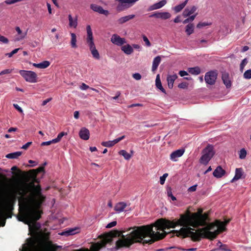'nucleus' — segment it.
I'll return each instance as SVG.
<instances>
[{
    "mask_svg": "<svg viewBox=\"0 0 251 251\" xmlns=\"http://www.w3.org/2000/svg\"><path fill=\"white\" fill-rule=\"evenodd\" d=\"M203 210L199 208L197 212L191 213L187 210L184 214L180 215V218L175 219L173 221L165 219H159L155 223L151 225L134 226L130 227L128 230L132 229L126 237L123 235L125 231L120 232L117 230H112L102 236L101 240V248L112 242L113 237L121 236L122 239L118 240L116 245L117 249L122 247H129L136 243L151 244L156 241L164 238L167 233L165 229L175 228L177 226H183V227H188L190 223L200 217L203 213Z\"/></svg>",
    "mask_w": 251,
    "mask_h": 251,
    "instance_id": "1",
    "label": "nucleus"
},
{
    "mask_svg": "<svg viewBox=\"0 0 251 251\" xmlns=\"http://www.w3.org/2000/svg\"><path fill=\"white\" fill-rule=\"evenodd\" d=\"M17 194L19 209L24 212L22 216L18 217L20 221L28 225L29 230L36 234L40 230L41 225L37 221L41 217L42 212L37 209L45 201L46 197L42 194L40 185H35L34 182L24 183L19 187Z\"/></svg>",
    "mask_w": 251,
    "mask_h": 251,
    "instance_id": "2",
    "label": "nucleus"
},
{
    "mask_svg": "<svg viewBox=\"0 0 251 251\" xmlns=\"http://www.w3.org/2000/svg\"><path fill=\"white\" fill-rule=\"evenodd\" d=\"M230 221V219L224 222L216 220L214 223H210L206 227L200 228L195 232L191 227H181L179 230H174L171 232L174 236L182 238L190 237L193 241H199L201 238L213 240L220 233L226 230V226Z\"/></svg>",
    "mask_w": 251,
    "mask_h": 251,
    "instance_id": "3",
    "label": "nucleus"
},
{
    "mask_svg": "<svg viewBox=\"0 0 251 251\" xmlns=\"http://www.w3.org/2000/svg\"><path fill=\"white\" fill-rule=\"evenodd\" d=\"M86 31H87V38H86V42L89 47L90 50L92 54L93 57L99 60L100 59V55L99 51L96 49L94 42V38L93 36V32L92 31V29L91 26L90 25H87L86 26Z\"/></svg>",
    "mask_w": 251,
    "mask_h": 251,
    "instance_id": "4",
    "label": "nucleus"
},
{
    "mask_svg": "<svg viewBox=\"0 0 251 251\" xmlns=\"http://www.w3.org/2000/svg\"><path fill=\"white\" fill-rule=\"evenodd\" d=\"M202 155L200 159V162L201 164L206 165L215 154L213 146L208 144L202 150Z\"/></svg>",
    "mask_w": 251,
    "mask_h": 251,
    "instance_id": "5",
    "label": "nucleus"
},
{
    "mask_svg": "<svg viewBox=\"0 0 251 251\" xmlns=\"http://www.w3.org/2000/svg\"><path fill=\"white\" fill-rule=\"evenodd\" d=\"M2 199L1 205L4 210L6 212H11L14 209V206L17 200V196L13 195L11 196L5 195Z\"/></svg>",
    "mask_w": 251,
    "mask_h": 251,
    "instance_id": "6",
    "label": "nucleus"
},
{
    "mask_svg": "<svg viewBox=\"0 0 251 251\" xmlns=\"http://www.w3.org/2000/svg\"><path fill=\"white\" fill-rule=\"evenodd\" d=\"M209 220L208 213H204L199 217L197 220L188 224V227L192 226L197 227L199 226H205L207 224V221Z\"/></svg>",
    "mask_w": 251,
    "mask_h": 251,
    "instance_id": "7",
    "label": "nucleus"
},
{
    "mask_svg": "<svg viewBox=\"0 0 251 251\" xmlns=\"http://www.w3.org/2000/svg\"><path fill=\"white\" fill-rule=\"evenodd\" d=\"M19 73L26 81L30 83L37 82L38 77L35 72L31 71L21 70L19 71Z\"/></svg>",
    "mask_w": 251,
    "mask_h": 251,
    "instance_id": "8",
    "label": "nucleus"
},
{
    "mask_svg": "<svg viewBox=\"0 0 251 251\" xmlns=\"http://www.w3.org/2000/svg\"><path fill=\"white\" fill-rule=\"evenodd\" d=\"M218 74L216 71H211L207 72L204 76V80L207 84L213 85L215 83Z\"/></svg>",
    "mask_w": 251,
    "mask_h": 251,
    "instance_id": "9",
    "label": "nucleus"
},
{
    "mask_svg": "<svg viewBox=\"0 0 251 251\" xmlns=\"http://www.w3.org/2000/svg\"><path fill=\"white\" fill-rule=\"evenodd\" d=\"M171 17V14L168 12H160L156 11L153 12L152 14L149 16L150 18H155L157 19H161L162 20H167L170 19Z\"/></svg>",
    "mask_w": 251,
    "mask_h": 251,
    "instance_id": "10",
    "label": "nucleus"
},
{
    "mask_svg": "<svg viewBox=\"0 0 251 251\" xmlns=\"http://www.w3.org/2000/svg\"><path fill=\"white\" fill-rule=\"evenodd\" d=\"M110 41L113 44L119 46H122L126 43V40L125 38H121L116 34L112 35Z\"/></svg>",
    "mask_w": 251,
    "mask_h": 251,
    "instance_id": "11",
    "label": "nucleus"
},
{
    "mask_svg": "<svg viewBox=\"0 0 251 251\" xmlns=\"http://www.w3.org/2000/svg\"><path fill=\"white\" fill-rule=\"evenodd\" d=\"M90 8L94 11L98 12L100 14H103L105 16H107L109 14L108 10H104L101 6L95 4H91L90 5Z\"/></svg>",
    "mask_w": 251,
    "mask_h": 251,
    "instance_id": "12",
    "label": "nucleus"
},
{
    "mask_svg": "<svg viewBox=\"0 0 251 251\" xmlns=\"http://www.w3.org/2000/svg\"><path fill=\"white\" fill-rule=\"evenodd\" d=\"M125 138V136L123 135L119 138H118L113 141H108L105 142H102L101 143V145L106 147H111L115 145L116 144L118 143L121 140H123Z\"/></svg>",
    "mask_w": 251,
    "mask_h": 251,
    "instance_id": "13",
    "label": "nucleus"
},
{
    "mask_svg": "<svg viewBox=\"0 0 251 251\" xmlns=\"http://www.w3.org/2000/svg\"><path fill=\"white\" fill-rule=\"evenodd\" d=\"M185 151L184 149H179L171 153L170 154V159L174 161H177V158L181 157L184 153Z\"/></svg>",
    "mask_w": 251,
    "mask_h": 251,
    "instance_id": "14",
    "label": "nucleus"
},
{
    "mask_svg": "<svg viewBox=\"0 0 251 251\" xmlns=\"http://www.w3.org/2000/svg\"><path fill=\"white\" fill-rule=\"evenodd\" d=\"M42 172H44V167L43 166L40 167L36 169L30 170L29 171L28 174L31 177H33L34 181L38 182L36 179V176L38 174Z\"/></svg>",
    "mask_w": 251,
    "mask_h": 251,
    "instance_id": "15",
    "label": "nucleus"
},
{
    "mask_svg": "<svg viewBox=\"0 0 251 251\" xmlns=\"http://www.w3.org/2000/svg\"><path fill=\"white\" fill-rule=\"evenodd\" d=\"M167 3V1L166 0H162L158 2L155 3L151 5L148 9V11H152L154 10H156L158 9H160L162 8L163 6H164Z\"/></svg>",
    "mask_w": 251,
    "mask_h": 251,
    "instance_id": "16",
    "label": "nucleus"
},
{
    "mask_svg": "<svg viewBox=\"0 0 251 251\" xmlns=\"http://www.w3.org/2000/svg\"><path fill=\"white\" fill-rule=\"evenodd\" d=\"M222 79L223 83L226 85V88H229L231 86V82L229 78V74L227 73L224 72L222 73Z\"/></svg>",
    "mask_w": 251,
    "mask_h": 251,
    "instance_id": "17",
    "label": "nucleus"
},
{
    "mask_svg": "<svg viewBox=\"0 0 251 251\" xmlns=\"http://www.w3.org/2000/svg\"><path fill=\"white\" fill-rule=\"evenodd\" d=\"M225 174L226 171L220 166H218L213 173V176L217 178L222 177Z\"/></svg>",
    "mask_w": 251,
    "mask_h": 251,
    "instance_id": "18",
    "label": "nucleus"
},
{
    "mask_svg": "<svg viewBox=\"0 0 251 251\" xmlns=\"http://www.w3.org/2000/svg\"><path fill=\"white\" fill-rule=\"evenodd\" d=\"M80 138L84 140H87L89 138L90 133L88 129L83 127L82 128L79 133Z\"/></svg>",
    "mask_w": 251,
    "mask_h": 251,
    "instance_id": "19",
    "label": "nucleus"
},
{
    "mask_svg": "<svg viewBox=\"0 0 251 251\" xmlns=\"http://www.w3.org/2000/svg\"><path fill=\"white\" fill-rule=\"evenodd\" d=\"M177 78V75L176 74L173 75H169L167 76V82L168 87L170 89H172L174 86V83L176 79Z\"/></svg>",
    "mask_w": 251,
    "mask_h": 251,
    "instance_id": "20",
    "label": "nucleus"
},
{
    "mask_svg": "<svg viewBox=\"0 0 251 251\" xmlns=\"http://www.w3.org/2000/svg\"><path fill=\"white\" fill-rule=\"evenodd\" d=\"M243 170L242 168H236L235 170V174L234 177L231 180V182L237 180L242 178V176L243 175Z\"/></svg>",
    "mask_w": 251,
    "mask_h": 251,
    "instance_id": "21",
    "label": "nucleus"
},
{
    "mask_svg": "<svg viewBox=\"0 0 251 251\" xmlns=\"http://www.w3.org/2000/svg\"><path fill=\"white\" fill-rule=\"evenodd\" d=\"M197 8L195 6H193L190 9L186 8L183 11L182 15L184 17H187L193 14L197 10Z\"/></svg>",
    "mask_w": 251,
    "mask_h": 251,
    "instance_id": "22",
    "label": "nucleus"
},
{
    "mask_svg": "<svg viewBox=\"0 0 251 251\" xmlns=\"http://www.w3.org/2000/svg\"><path fill=\"white\" fill-rule=\"evenodd\" d=\"M160 62L161 57L160 56H157L153 59L151 69L152 72H155L157 70Z\"/></svg>",
    "mask_w": 251,
    "mask_h": 251,
    "instance_id": "23",
    "label": "nucleus"
},
{
    "mask_svg": "<svg viewBox=\"0 0 251 251\" xmlns=\"http://www.w3.org/2000/svg\"><path fill=\"white\" fill-rule=\"evenodd\" d=\"M121 50L127 55L131 54L133 52V49L129 44L123 46L121 47Z\"/></svg>",
    "mask_w": 251,
    "mask_h": 251,
    "instance_id": "24",
    "label": "nucleus"
},
{
    "mask_svg": "<svg viewBox=\"0 0 251 251\" xmlns=\"http://www.w3.org/2000/svg\"><path fill=\"white\" fill-rule=\"evenodd\" d=\"M126 206V204L124 202H120L116 204L114 207L115 211L118 212H121L124 211Z\"/></svg>",
    "mask_w": 251,
    "mask_h": 251,
    "instance_id": "25",
    "label": "nucleus"
},
{
    "mask_svg": "<svg viewBox=\"0 0 251 251\" xmlns=\"http://www.w3.org/2000/svg\"><path fill=\"white\" fill-rule=\"evenodd\" d=\"M50 65V62L48 61H44L40 63H33V66L41 69H45L48 67Z\"/></svg>",
    "mask_w": 251,
    "mask_h": 251,
    "instance_id": "26",
    "label": "nucleus"
},
{
    "mask_svg": "<svg viewBox=\"0 0 251 251\" xmlns=\"http://www.w3.org/2000/svg\"><path fill=\"white\" fill-rule=\"evenodd\" d=\"M155 85L161 92L166 94V91L162 86L161 82L160 79L159 75H157L155 80Z\"/></svg>",
    "mask_w": 251,
    "mask_h": 251,
    "instance_id": "27",
    "label": "nucleus"
},
{
    "mask_svg": "<svg viewBox=\"0 0 251 251\" xmlns=\"http://www.w3.org/2000/svg\"><path fill=\"white\" fill-rule=\"evenodd\" d=\"M135 15L133 14L124 16L120 18L118 20V22L120 24H122L130 20L133 19L135 17Z\"/></svg>",
    "mask_w": 251,
    "mask_h": 251,
    "instance_id": "28",
    "label": "nucleus"
},
{
    "mask_svg": "<svg viewBox=\"0 0 251 251\" xmlns=\"http://www.w3.org/2000/svg\"><path fill=\"white\" fill-rule=\"evenodd\" d=\"M194 31V25L193 24H189L185 27V32L188 36L192 34Z\"/></svg>",
    "mask_w": 251,
    "mask_h": 251,
    "instance_id": "29",
    "label": "nucleus"
},
{
    "mask_svg": "<svg viewBox=\"0 0 251 251\" xmlns=\"http://www.w3.org/2000/svg\"><path fill=\"white\" fill-rule=\"evenodd\" d=\"M188 72L194 75H198L201 73V69L199 67H195L188 68Z\"/></svg>",
    "mask_w": 251,
    "mask_h": 251,
    "instance_id": "30",
    "label": "nucleus"
},
{
    "mask_svg": "<svg viewBox=\"0 0 251 251\" xmlns=\"http://www.w3.org/2000/svg\"><path fill=\"white\" fill-rule=\"evenodd\" d=\"M68 19L69 22V25L71 27L75 28L77 25V18L73 19L71 15H69Z\"/></svg>",
    "mask_w": 251,
    "mask_h": 251,
    "instance_id": "31",
    "label": "nucleus"
},
{
    "mask_svg": "<svg viewBox=\"0 0 251 251\" xmlns=\"http://www.w3.org/2000/svg\"><path fill=\"white\" fill-rule=\"evenodd\" d=\"M188 1V0H185L182 3L178 4L176 6L174 7V10L176 13H178L180 12L187 4V2Z\"/></svg>",
    "mask_w": 251,
    "mask_h": 251,
    "instance_id": "32",
    "label": "nucleus"
},
{
    "mask_svg": "<svg viewBox=\"0 0 251 251\" xmlns=\"http://www.w3.org/2000/svg\"><path fill=\"white\" fill-rule=\"evenodd\" d=\"M22 154L21 151H16L12 153H10L6 155V157L9 159H15L17 158Z\"/></svg>",
    "mask_w": 251,
    "mask_h": 251,
    "instance_id": "33",
    "label": "nucleus"
},
{
    "mask_svg": "<svg viewBox=\"0 0 251 251\" xmlns=\"http://www.w3.org/2000/svg\"><path fill=\"white\" fill-rule=\"evenodd\" d=\"M15 29L17 32L18 34L20 35V37L17 38V40L18 41H20L24 39L26 36L27 32L23 33L20 28L18 26L16 27Z\"/></svg>",
    "mask_w": 251,
    "mask_h": 251,
    "instance_id": "34",
    "label": "nucleus"
},
{
    "mask_svg": "<svg viewBox=\"0 0 251 251\" xmlns=\"http://www.w3.org/2000/svg\"><path fill=\"white\" fill-rule=\"evenodd\" d=\"M71 46L73 48H76L77 47L76 46V36L75 34L74 33H72L71 34Z\"/></svg>",
    "mask_w": 251,
    "mask_h": 251,
    "instance_id": "35",
    "label": "nucleus"
},
{
    "mask_svg": "<svg viewBox=\"0 0 251 251\" xmlns=\"http://www.w3.org/2000/svg\"><path fill=\"white\" fill-rule=\"evenodd\" d=\"M119 154L124 156V158L126 160H129L132 156L130 153H128L125 150H121L119 152Z\"/></svg>",
    "mask_w": 251,
    "mask_h": 251,
    "instance_id": "36",
    "label": "nucleus"
},
{
    "mask_svg": "<svg viewBox=\"0 0 251 251\" xmlns=\"http://www.w3.org/2000/svg\"><path fill=\"white\" fill-rule=\"evenodd\" d=\"M75 230H76V229L72 228V229H70L66 231L62 232L61 233V235H66V236L74 235L76 233V232H75Z\"/></svg>",
    "mask_w": 251,
    "mask_h": 251,
    "instance_id": "37",
    "label": "nucleus"
},
{
    "mask_svg": "<svg viewBox=\"0 0 251 251\" xmlns=\"http://www.w3.org/2000/svg\"><path fill=\"white\" fill-rule=\"evenodd\" d=\"M67 134V132H60V133L58 134V135H57V137L56 138L53 139L54 141L55 142V143L59 142L61 140L62 137L64 135H66Z\"/></svg>",
    "mask_w": 251,
    "mask_h": 251,
    "instance_id": "38",
    "label": "nucleus"
},
{
    "mask_svg": "<svg viewBox=\"0 0 251 251\" xmlns=\"http://www.w3.org/2000/svg\"><path fill=\"white\" fill-rule=\"evenodd\" d=\"M248 61L247 58H244L241 62L240 65V70L241 72H243L245 66L247 65Z\"/></svg>",
    "mask_w": 251,
    "mask_h": 251,
    "instance_id": "39",
    "label": "nucleus"
},
{
    "mask_svg": "<svg viewBox=\"0 0 251 251\" xmlns=\"http://www.w3.org/2000/svg\"><path fill=\"white\" fill-rule=\"evenodd\" d=\"M247 155V151L245 149H241L239 151V158L241 159H244Z\"/></svg>",
    "mask_w": 251,
    "mask_h": 251,
    "instance_id": "40",
    "label": "nucleus"
},
{
    "mask_svg": "<svg viewBox=\"0 0 251 251\" xmlns=\"http://www.w3.org/2000/svg\"><path fill=\"white\" fill-rule=\"evenodd\" d=\"M197 15V13H196L195 15H192L190 16L189 18L186 19L184 20L183 22V23L184 24L188 23L189 22H192L194 20L195 18H196V16Z\"/></svg>",
    "mask_w": 251,
    "mask_h": 251,
    "instance_id": "41",
    "label": "nucleus"
},
{
    "mask_svg": "<svg viewBox=\"0 0 251 251\" xmlns=\"http://www.w3.org/2000/svg\"><path fill=\"white\" fill-rule=\"evenodd\" d=\"M211 25V23H207V22H200L198 25H197V27L198 28H201L204 26L210 25Z\"/></svg>",
    "mask_w": 251,
    "mask_h": 251,
    "instance_id": "42",
    "label": "nucleus"
},
{
    "mask_svg": "<svg viewBox=\"0 0 251 251\" xmlns=\"http://www.w3.org/2000/svg\"><path fill=\"white\" fill-rule=\"evenodd\" d=\"M20 48L15 49L13 50H12L11 52L7 53L5 54V56H8V57H11L14 54H16L18 52V51L20 50Z\"/></svg>",
    "mask_w": 251,
    "mask_h": 251,
    "instance_id": "43",
    "label": "nucleus"
},
{
    "mask_svg": "<svg viewBox=\"0 0 251 251\" xmlns=\"http://www.w3.org/2000/svg\"><path fill=\"white\" fill-rule=\"evenodd\" d=\"M244 77L246 79H251V69L248 70L246 71L244 75Z\"/></svg>",
    "mask_w": 251,
    "mask_h": 251,
    "instance_id": "44",
    "label": "nucleus"
},
{
    "mask_svg": "<svg viewBox=\"0 0 251 251\" xmlns=\"http://www.w3.org/2000/svg\"><path fill=\"white\" fill-rule=\"evenodd\" d=\"M218 250L221 251H232L231 250L227 248V245L226 244L221 245Z\"/></svg>",
    "mask_w": 251,
    "mask_h": 251,
    "instance_id": "45",
    "label": "nucleus"
},
{
    "mask_svg": "<svg viewBox=\"0 0 251 251\" xmlns=\"http://www.w3.org/2000/svg\"><path fill=\"white\" fill-rule=\"evenodd\" d=\"M168 176V174L167 173H165L160 177V183L161 184L163 185L164 184L166 178Z\"/></svg>",
    "mask_w": 251,
    "mask_h": 251,
    "instance_id": "46",
    "label": "nucleus"
},
{
    "mask_svg": "<svg viewBox=\"0 0 251 251\" xmlns=\"http://www.w3.org/2000/svg\"><path fill=\"white\" fill-rule=\"evenodd\" d=\"M54 143H55V142L54 141V140L52 139V140H50V141L42 142L41 144V146H49L51 144H54Z\"/></svg>",
    "mask_w": 251,
    "mask_h": 251,
    "instance_id": "47",
    "label": "nucleus"
},
{
    "mask_svg": "<svg viewBox=\"0 0 251 251\" xmlns=\"http://www.w3.org/2000/svg\"><path fill=\"white\" fill-rule=\"evenodd\" d=\"M143 41L145 42L146 45L147 46L150 47L151 46V44L150 41L149 40V39H148L147 36H145V35H143Z\"/></svg>",
    "mask_w": 251,
    "mask_h": 251,
    "instance_id": "48",
    "label": "nucleus"
},
{
    "mask_svg": "<svg viewBox=\"0 0 251 251\" xmlns=\"http://www.w3.org/2000/svg\"><path fill=\"white\" fill-rule=\"evenodd\" d=\"M13 69H5L0 72V75L9 74L12 73Z\"/></svg>",
    "mask_w": 251,
    "mask_h": 251,
    "instance_id": "49",
    "label": "nucleus"
},
{
    "mask_svg": "<svg viewBox=\"0 0 251 251\" xmlns=\"http://www.w3.org/2000/svg\"><path fill=\"white\" fill-rule=\"evenodd\" d=\"M0 42L4 44H7L9 42V40L6 37L0 35Z\"/></svg>",
    "mask_w": 251,
    "mask_h": 251,
    "instance_id": "50",
    "label": "nucleus"
},
{
    "mask_svg": "<svg viewBox=\"0 0 251 251\" xmlns=\"http://www.w3.org/2000/svg\"><path fill=\"white\" fill-rule=\"evenodd\" d=\"M178 87L181 89H186L188 87V83L187 82H182L178 84Z\"/></svg>",
    "mask_w": 251,
    "mask_h": 251,
    "instance_id": "51",
    "label": "nucleus"
},
{
    "mask_svg": "<svg viewBox=\"0 0 251 251\" xmlns=\"http://www.w3.org/2000/svg\"><path fill=\"white\" fill-rule=\"evenodd\" d=\"M132 77L137 80L141 79L142 77L141 75L139 73L133 74L132 75Z\"/></svg>",
    "mask_w": 251,
    "mask_h": 251,
    "instance_id": "52",
    "label": "nucleus"
},
{
    "mask_svg": "<svg viewBox=\"0 0 251 251\" xmlns=\"http://www.w3.org/2000/svg\"><path fill=\"white\" fill-rule=\"evenodd\" d=\"M117 225V222L116 221H113L108 224L106 226V228H111L114 226H115Z\"/></svg>",
    "mask_w": 251,
    "mask_h": 251,
    "instance_id": "53",
    "label": "nucleus"
},
{
    "mask_svg": "<svg viewBox=\"0 0 251 251\" xmlns=\"http://www.w3.org/2000/svg\"><path fill=\"white\" fill-rule=\"evenodd\" d=\"M167 194L168 197H170L172 201H174L176 200V197L173 195L171 190L167 191Z\"/></svg>",
    "mask_w": 251,
    "mask_h": 251,
    "instance_id": "54",
    "label": "nucleus"
},
{
    "mask_svg": "<svg viewBox=\"0 0 251 251\" xmlns=\"http://www.w3.org/2000/svg\"><path fill=\"white\" fill-rule=\"evenodd\" d=\"M197 187V185H194L193 186H191L188 189V192H193L196 191Z\"/></svg>",
    "mask_w": 251,
    "mask_h": 251,
    "instance_id": "55",
    "label": "nucleus"
},
{
    "mask_svg": "<svg viewBox=\"0 0 251 251\" xmlns=\"http://www.w3.org/2000/svg\"><path fill=\"white\" fill-rule=\"evenodd\" d=\"M80 88L82 90H85L89 88L90 89L89 86L88 85H86V84H85L84 83H82L81 85L80 86Z\"/></svg>",
    "mask_w": 251,
    "mask_h": 251,
    "instance_id": "56",
    "label": "nucleus"
},
{
    "mask_svg": "<svg viewBox=\"0 0 251 251\" xmlns=\"http://www.w3.org/2000/svg\"><path fill=\"white\" fill-rule=\"evenodd\" d=\"M32 142H28L26 143L22 147V149L24 150H26L27 148L32 144Z\"/></svg>",
    "mask_w": 251,
    "mask_h": 251,
    "instance_id": "57",
    "label": "nucleus"
},
{
    "mask_svg": "<svg viewBox=\"0 0 251 251\" xmlns=\"http://www.w3.org/2000/svg\"><path fill=\"white\" fill-rule=\"evenodd\" d=\"M13 106L15 108V109H17L19 112L23 113V111L22 108L20 106H19L18 104H14Z\"/></svg>",
    "mask_w": 251,
    "mask_h": 251,
    "instance_id": "58",
    "label": "nucleus"
},
{
    "mask_svg": "<svg viewBox=\"0 0 251 251\" xmlns=\"http://www.w3.org/2000/svg\"><path fill=\"white\" fill-rule=\"evenodd\" d=\"M178 74L181 76H184L188 75V73L185 71H180Z\"/></svg>",
    "mask_w": 251,
    "mask_h": 251,
    "instance_id": "59",
    "label": "nucleus"
},
{
    "mask_svg": "<svg viewBox=\"0 0 251 251\" xmlns=\"http://www.w3.org/2000/svg\"><path fill=\"white\" fill-rule=\"evenodd\" d=\"M142 104L140 103H134L129 105L127 106L128 108H132L136 106H142Z\"/></svg>",
    "mask_w": 251,
    "mask_h": 251,
    "instance_id": "60",
    "label": "nucleus"
},
{
    "mask_svg": "<svg viewBox=\"0 0 251 251\" xmlns=\"http://www.w3.org/2000/svg\"><path fill=\"white\" fill-rule=\"evenodd\" d=\"M51 100V98H49V99H47L45 100H44L43 102H42V106H45L46 105L48 102H50V100Z\"/></svg>",
    "mask_w": 251,
    "mask_h": 251,
    "instance_id": "61",
    "label": "nucleus"
},
{
    "mask_svg": "<svg viewBox=\"0 0 251 251\" xmlns=\"http://www.w3.org/2000/svg\"><path fill=\"white\" fill-rule=\"evenodd\" d=\"M74 118H75V119H78V118H79V112H78V111H75L74 112Z\"/></svg>",
    "mask_w": 251,
    "mask_h": 251,
    "instance_id": "62",
    "label": "nucleus"
},
{
    "mask_svg": "<svg viewBox=\"0 0 251 251\" xmlns=\"http://www.w3.org/2000/svg\"><path fill=\"white\" fill-rule=\"evenodd\" d=\"M180 17L179 16H176V17L174 20V22L175 23H178L180 22L181 21H180Z\"/></svg>",
    "mask_w": 251,
    "mask_h": 251,
    "instance_id": "63",
    "label": "nucleus"
},
{
    "mask_svg": "<svg viewBox=\"0 0 251 251\" xmlns=\"http://www.w3.org/2000/svg\"><path fill=\"white\" fill-rule=\"evenodd\" d=\"M17 130V128L16 127H10V128L8 129V132H11L13 131H16Z\"/></svg>",
    "mask_w": 251,
    "mask_h": 251,
    "instance_id": "64",
    "label": "nucleus"
}]
</instances>
